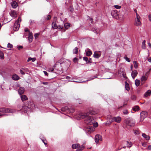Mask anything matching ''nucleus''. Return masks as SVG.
I'll return each mask as SVG.
<instances>
[{
	"mask_svg": "<svg viewBox=\"0 0 151 151\" xmlns=\"http://www.w3.org/2000/svg\"><path fill=\"white\" fill-rule=\"evenodd\" d=\"M34 107V105L33 102L27 101L23 106L22 110L24 111V113H28L31 111Z\"/></svg>",
	"mask_w": 151,
	"mask_h": 151,
	"instance_id": "1",
	"label": "nucleus"
},
{
	"mask_svg": "<svg viewBox=\"0 0 151 151\" xmlns=\"http://www.w3.org/2000/svg\"><path fill=\"white\" fill-rule=\"evenodd\" d=\"M124 122L127 126L130 127H134L135 125V121L131 118H129L125 119L124 121Z\"/></svg>",
	"mask_w": 151,
	"mask_h": 151,
	"instance_id": "2",
	"label": "nucleus"
},
{
	"mask_svg": "<svg viewBox=\"0 0 151 151\" xmlns=\"http://www.w3.org/2000/svg\"><path fill=\"white\" fill-rule=\"evenodd\" d=\"M84 116V117H86V119L85 120V123L88 125H90L92 124L94 122V119L91 116Z\"/></svg>",
	"mask_w": 151,
	"mask_h": 151,
	"instance_id": "3",
	"label": "nucleus"
},
{
	"mask_svg": "<svg viewBox=\"0 0 151 151\" xmlns=\"http://www.w3.org/2000/svg\"><path fill=\"white\" fill-rule=\"evenodd\" d=\"M21 18L20 17H18V19L15 22L13 26V29L14 31H17L18 30L20 27V23L19 21H21Z\"/></svg>",
	"mask_w": 151,
	"mask_h": 151,
	"instance_id": "4",
	"label": "nucleus"
},
{
	"mask_svg": "<svg viewBox=\"0 0 151 151\" xmlns=\"http://www.w3.org/2000/svg\"><path fill=\"white\" fill-rule=\"evenodd\" d=\"M97 113V112L93 109L90 108L89 110V112L87 113H85L84 115H82V118H83V116H89V114L91 115H95Z\"/></svg>",
	"mask_w": 151,
	"mask_h": 151,
	"instance_id": "5",
	"label": "nucleus"
},
{
	"mask_svg": "<svg viewBox=\"0 0 151 151\" xmlns=\"http://www.w3.org/2000/svg\"><path fill=\"white\" fill-rule=\"evenodd\" d=\"M147 115V113L146 111H143L140 113V121H143L144 119L145 118Z\"/></svg>",
	"mask_w": 151,
	"mask_h": 151,
	"instance_id": "6",
	"label": "nucleus"
},
{
	"mask_svg": "<svg viewBox=\"0 0 151 151\" xmlns=\"http://www.w3.org/2000/svg\"><path fill=\"white\" fill-rule=\"evenodd\" d=\"M118 13L117 10H112L111 12V15L114 18L118 19Z\"/></svg>",
	"mask_w": 151,
	"mask_h": 151,
	"instance_id": "7",
	"label": "nucleus"
},
{
	"mask_svg": "<svg viewBox=\"0 0 151 151\" xmlns=\"http://www.w3.org/2000/svg\"><path fill=\"white\" fill-rule=\"evenodd\" d=\"M54 18V21L52 24V28L53 29H57L58 28V26L56 24V22L57 20V17H55Z\"/></svg>",
	"mask_w": 151,
	"mask_h": 151,
	"instance_id": "8",
	"label": "nucleus"
},
{
	"mask_svg": "<svg viewBox=\"0 0 151 151\" xmlns=\"http://www.w3.org/2000/svg\"><path fill=\"white\" fill-rule=\"evenodd\" d=\"M95 142L96 143H98L99 142V141H102V138L101 136L99 134L96 135L95 137Z\"/></svg>",
	"mask_w": 151,
	"mask_h": 151,
	"instance_id": "9",
	"label": "nucleus"
},
{
	"mask_svg": "<svg viewBox=\"0 0 151 151\" xmlns=\"http://www.w3.org/2000/svg\"><path fill=\"white\" fill-rule=\"evenodd\" d=\"M118 19L121 20L123 19H124V12L122 11L119 13H118Z\"/></svg>",
	"mask_w": 151,
	"mask_h": 151,
	"instance_id": "10",
	"label": "nucleus"
},
{
	"mask_svg": "<svg viewBox=\"0 0 151 151\" xmlns=\"http://www.w3.org/2000/svg\"><path fill=\"white\" fill-rule=\"evenodd\" d=\"M141 22L140 21V19H135L134 25L136 26H138L141 25Z\"/></svg>",
	"mask_w": 151,
	"mask_h": 151,
	"instance_id": "11",
	"label": "nucleus"
},
{
	"mask_svg": "<svg viewBox=\"0 0 151 151\" xmlns=\"http://www.w3.org/2000/svg\"><path fill=\"white\" fill-rule=\"evenodd\" d=\"M112 120L118 123L120 122L121 120V118L120 116L114 117L112 119Z\"/></svg>",
	"mask_w": 151,
	"mask_h": 151,
	"instance_id": "12",
	"label": "nucleus"
},
{
	"mask_svg": "<svg viewBox=\"0 0 151 151\" xmlns=\"http://www.w3.org/2000/svg\"><path fill=\"white\" fill-rule=\"evenodd\" d=\"M9 111V109L8 108H0V112L2 113H8Z\"/></svg>",
	"mask_w": 151,
	"mask_h": 151,
	"instance_id": "13",
	"label": "nucleus"
},
{
	"mask_svg": "<svg viewBox=\"0 0 151 151\" xmlns=\"http://www.w3.org/2000/svg\"><path fill=\"white\" fill-rule=\"evenodd\" d=\"M25 91V89L24 87H20L18 90V93L20 95H21L24 93Z\"/></svg>",
	"mask_w": 151,
	"mask_h": 151,
	"instance_id": "14",
	"label": "nucleus"
},
{
	"mask_svg": "<svg viewBox=\"0 0 151 151\" xmlns=\"http://www.w3.org/2000/svg\"><path fill=\"white\" fill-rule=\"evenodd\" d=\"M138 73L136 70L133 71L131 73L132 77L133 79L137 76Z\"/></svg>",
	"mask_w": 151,
	"mask_h": 151,
	"instance_id": "15",
	"label": "nucleus"
},
{
	"mask_svg": "<svg viewBox=\"0 0 151 151\" xmlns=\"http://www.w3.org/2000/svg\"><path fill=\"white\" fill-rule=\"evenodd\" d=\"M33 38V35L32 33H29L28 37V40L29 42H31Z\"/></svg>",
	"mask_w": 151,
	"mask_h": 151,
	"instance_id": "16",
	"label": "nucleus"
},
{
	"mask_svg": "<svg viewBox=\"0 0 151 151\" xmlns=\"http://www.w3.org/2000/svg\"><path fill=\"white\" fill-rule=\"evenodd\" d=\"M12 6L14 8H16L18 6L17 3L15 1L12 2L11 4Z\"/></svg>",
	"mask_w": 151,
	"mask_h": 151,
	"instance_id": "17",
	"label": "nucleus"
},
{
	"mask_svg": "<svg viewBox=\"0 0 151 151\" xmlns=\"http://www.w3.org/2000/svg\"><path fill=\"white\" fill-rule=\"evenodd\" d=\"M94 128L93 127L88 126L86 128V130L88 132L91 133L94 130Z\"/></svg>",
	"mask_w": 151,
	"mask_h": 151,
	"instance_id": "18",
	"label": "nucleus"
},
{
	"mask_svg": "<svg viewBox=\"0 0 151 151\" xmlns=\"http://www.w3.org/2000/svg\"><path fill=\"white\" fill-rule=\"evenodd\" d=\"M20 97L22 101L23 102L27 100L28 98L27 96L25 95H21Z\"/></svg>",
	"mask_w": 151,
	"mask_h": 151,
	"instance_id": "19",
	"label": "nucleus"
},
{
	"mask_svg": "<svg viewBox=\"0 0 151 151\" xmlns=\"http://www.w3.org/2000/svg\"><path fill=\"white\" fill-rule=\"evenodd\" d=\"M85 148V146L84 145H79L77 149L76 150V151H82Z\"/></svg>",
	"mask_w": 151,
	"mask_h": 151,
	"instance_id": "20",
	"label": "nucleus"
},
{
	"mask_svg": "<svg viewBox=\"0 0 151 151\" xmlns=\"http://www.w3.org/2000/svg\"><path fill=\"white\" fill-rule=\"evenodd\" d=\"M12 78L14 80L17 81L19 79V78L18 75L14 74L12 76Z\"/></svg>",
	"mask_w": 151,
	"mask_h": 151,
	"instance_id": "21",
	"label": "nucleus"
},
{
	"mask_svg": "<svg viewBox=\"0 0 151 151\" xmlns=\"http://www.w3.org/2000/svg\"><path fill=\"white\" fill-rule=\"evenodd\" d=\"M10 15L13 17L15 18L17 17V15L16 13V12L14 11H12L11 12V13L10 14Z\"/></svg>",
	"mask_w": 151,
	"mask_h": 151,
	"instance_id": "22",
	"label": "nucleus"
},
{
	"mask_svg": "<svg viewBox=\"0 0 151 151\" xmlns=\"http://www.w3.org/2000/svg\"><path fill=\"white\" fill-rule=\"evenodd\" d=\"M142 136L145 138L147 140H149L150 139V137L149 136L146 134L145 133H142Z\"/></svg>",
	"mask_w": 151,
	"mask_h": 151,
	"instance_id": "23",
	"label": "nucleus"
},
{
	"mask_svg": "<svg viewBox=\"0 0 151 151\" xmlns=\"http://www.w3.org/2000/svg\"><path fill=\"white\" fill-rule=\"evenodd\" d=\"M59 29L60 31L62 32H65V29L63 26L59 25L58 26V28Z\"/></svg>",
	"mask_w": 151,
	"mask_h": 151,
	"instance_id": "24",
	"label": "nucleus"
},
{
	"mask_svg": "<svg viewBox=\"0 0 151 151\" xmlns=\"http://www.w3.org/2000/svg\"><path fill=\"white\" fill-rule=\"evenodd\" d=\"M70 24L69 23L67 22L65 23L64 24V28L65 29H67L70 27Z\"/></svg>",
	"mask_w": 151,
	"mask_h": 151,
	"instance_id": "25",
	"label": "nucleus"
},
{
	"mask_svg": "<svg viewBox=\"0 0 151 151\" xmlns=\"http://www.w3.org/2000/svg\"><path fill=\"white\" fill-rule=\"evenodd\" d=\"M125 86L126 89L127 91H129L130 89L129 85L127 81L125 82Z\"/></svg>",
	"mask_w": 151,
	"mask_h": 151,
	"instance_id": "26",
	"label": "nucleus"
},
{
	"mask_svg": "<svg viewBox=\"0 0 151 151\" xmlns=\"http://www.w3.org/2000/svg\"><path fill=\"white\" fill-rule=\"evenodd\" d=\"M151 94V91L150 90H148L144 94V96L145 97H147L150 95Z\"/></svg>",
	"mask_w": 151,
	"mask_h": 151,
	"instance_id": "27",
	"label": "nucleus"
},
{
	"mask_svg": "<svg viewBox=\"0 0 151 151\" xmlns=\"http://www.w3.org/2000/svg\"><path fill=\"white\" fill-rule=\"evenodd\" d=\"M134 133L135 135H138L140 134V131L139 130L137 129H134Z\"/></svg>",
	"mask_w": 151,
	"mask_h": 151,
	"instance_id": "28",
	"label": "nucleus"
},
{
	"mask_svg": "<svg viewBox=\"0 0 151 151\" xmlns=\"http://www.w3.org/2000/svg\"><path fill=\"white\" fill-rule=\"evenodd\" d=\"M79 145V144H74L72 145V148L73 149H75L77 148H78V147Z\"/></svg>",
	"mask_w": 151,
	"mask_h": 151,
	"instance_id": "29",
	"label": "nucleus"
},
{
	"mask_svg": "<svg viewBox=\"0 0 151 151\" xmlns=\"http://www.w3.org/2000/svg\"><path fill=\"white\" fill-rule=\"evenodd\" d=\"M92 54V52L90 49H88V50L86 53V55L88 56H91Z\"/></svg>",
	"mask_w": 151,
	"mask_h": 151,
	"instance_id": "30",
	"label": "nucleus"
},
{
	"mask_svg": "<svg viewBox=\"0 0 151 151\" xmlns=\"http://www.w3.org/2000/svg\"><path fill=\"white\" fill-rule=\"evenodd\" d=\"M93 56L94 58H98L100 57L101 55L99 54L96 53V52H95L94 54L93 55Z\"/></svg>",
	"mask_w": 151,
	"mask_h": 151,
	"instance_id": "31",
	"label": "nucleus"
},
{
	"mask_svg": "<svg viewBox=\"0 0 151 151\" xmlns=\"http://www.w3.org/2000/svg\"><path fill=\"white\" fill-rule=\"evenodd\" d=\"M132 110L134 111H138L139 110V107L138 106H135L133 108Z\"/></svg>",
	"mask_w": 151,
	"mask_h": 151,
	"instance_id": "32",
	"label": "nucleus"
},
{
	"mask_svg": "<svg viewBox=\"0 0 151 151\" xmlns=\"http://www.w3.org/2000/svg\"><path fill=\"white\" fill-rule=\"evenodd\" d=\"M135 83L136 86L138 87L139 85L140 81L137 79H136L135 81Z\"/></svg>",
	"mask_w": 151,
	"mask_h": 151,
	"instance_id": "33",
	"label": "nucleus"
},
{
	"mask_svg": "<svg viewBox=\"0 0 151 151\" xmlns=\"http://www.w3.org/2000/svg\"><path fill=\"white\" fill-rule=\"evenodd\" d=\"M147 77L146 76H142L141 78V80L142 82H143V81H145L147 80Z\"/></svg>",
	"mask_w": 151,
	"mask_h": 151,
	"instance_id": "34",
	"label": "nucleus"
},
{
	"mask_svg": "<svg viewBox=\"0 0 151 151\" xmlns=\"http://www.w3.org/2000/svg\"><path fill=\"white\" fill-rule=\"evenodd\" d=\"M36 59L35 58H29L27 60V62H29L30 60H32V62H34L36 60Z\"/></svg>",
	"mask_w": 151,
	"mask_h": 151,
	"instance_id": "35",
	"label": "nucleus"
},
{
	"mask_svg": "<svg viewBox=\"0 0 151 151\" xmlns=\"http://www.w3.org/2000/svg\"><path fill=\"white\" fill-rule=\"evenodd\" d=\"M78 48L77 47H76L73 50V54H77L78 53Z\"/></svg>",
	"mask_w": 151,
	"mask_h": 151,
	"instance_id": "36",
	"label": "nucleus"
},
{
	"mask_svg": "<svg viewBox=\"0 0 151 151\" xmlns=\"http://www.w3.org/2000/svg\"><path fill=\"white\" fill-rule=\"evenodd\" d=\"M127 147H130L132 145V143L131 142H129L128 141H127Z\"/></svg>",
	"mask_w": 151,
	"mask_h": 151,
	"instance_id": "37",
	"label": "nucleus"
},
{
	"mask_svg": "<svg viewBox=\"0 0 151 151\" xmlns=\"http://www.w3.org/2000/svg\"><path fill=\"white\" fill-rule=\"evenodd\" d=\"M142 49H145V40L143 41L142 43Z\"/></svg>",
	"mask_w": 151,
	"mask_h": 151,
	"instance_id": "38",
	"label": "nucleus"
},
{
	"mask_svg": "<svg viewBox=\"0 0 151 151\" xmlns=\"http://www.w3.org/2000/svg\"><path fill=\"white\" fill-rule=\"evenodd\" d=\"M0 58L2 59H3L4 58L3 53L1 51H0Z\"/></svg>",
	"mask_w": 151,
	"mask_h": 151,
	"instance_id": "39",
	"label": "nucleus"
},
{
	"mask_svg": "<svg viewBox=\"0 0 151 151\" xmlns=\"http://www.w3.org/2000/svg\"><path fill=\"white\" fill-rule=\"evenodd\" d=\"M64 60V59L63 58H62L58 61V62L60 63V64H61L63 63H64V62L63 61Z\"/></svg>",
	"mask_w": 151,
	"mask_h": 151,
	"instance_id": "40",
	"label": "nucleus"
},
{
	"mask_svg": "<svg viewBox=\"0 0 151 151\" xmlns=\"http://www.w3.org/2000/svg\"><path fill=\"white\" fill-rule=\"evenodd\" d=\"M124 59L126 60L127 62H129L130 61V60L127 57L126 55H125L124 57Z\"/></svg>",
	"mask_w": 151,
	"mask_h": 151,
	"instance_id": "41",
	"label": "nucleus"
},
{
	"mask_svg": "<svg viewBox=\"0 0 151 151\" xmlns=\"http://www.w3.org/2000/svg\"><path fill=\"white\" fill-rule=\"evenodd\" d=\"M116 9H119L121 8V6L118 5H115L113 6Z\"/></svg>",
	"mask_w": 151,
	"mask_h": 151,
	"instance_id": "42",
	"label": "nucleus"
},
{
	"mask_svg": "<svg viewBox=\"0 0 151 151\" xmlns=\"http://www.w3.org/2000/svg\"><path fill=\"white\" fill-rule=\"evenodd\" d=\"M133 64H134V67L135 68H137V62L136 61H133Z\"/></svg>",
	"mask_w": 151,
	"mask_h": 151,
	"instance_id": "43",
	"label": "nucleus"
},
{
	"mask_svg": "<svg viewBox=\"0 0 151 151\" xmlns=\"http://www.w3.org/2000/svg\"><path fill=\"white\" fill-rule=\"evenodd\" d=\"M123 113L124 114H127L129 113V112L127 110H125L123 111Z\"/></svg>",
	"mask_w": 151,
	"mask_h": 151,
	"instance_id": "44",
	"label": "nucleus"
},
{
	"mask_svg": "<svg viewBox=\"0 0 151 151\" xmlns=\"http://www.w3.org/2000/svg\"><path fill=\"white\" fill-rule=\"evenodd\" d=\"M83 60L86 61V63H88V58L87 57H84L83 58Z\"/></svg>",
	"mask_w": 151,
	"mask_h": 151,
	"instance_id": "45",
	"label": "nucleus"
},
{
	"mask_svg": "<svg viewBox=\"0 0 151 151\" xmlns=\"http://www.w3.org/2000/svg\"><path fill=\"white\" fill-rule=\"evenodd\" d=\"M40 35V33H36L35 34L34 36L35 39L37 38Z\"/></svg>",
	"mask_w": 151,
	"mask_h": 151,
	"instance_id": "46",
	"label": "nucleus"
},
{
	"mask_svg": "<svg viewBox=\"0 0 151 151\" xmlns=\"http://www.w3.org/2000/svg\"><path fill=\"white\" fill-rule=\"evenodd\" d=\"M42 140L43 142L44 143V144L45 145V146H46L47 145V141L46 140H44L43 139H42Z\"/></svg>",
	"mask_w": 151,
	"mask_h": 151,
	"instance_id": "47",
	"label": "nucleus"
},
{
	"mask_svg": "<svg viewBox=\"0 0 151 151\" xmlns=\"http://www.w3.org/2000/svg\"><path fill=\"white\" fill-rule=\"evenodd\" d=\"M47 17L46 19V20H49L51 18L50 15H47Z\"/></svg>",
	"mask_w": 151,
	"mask_h": 151,
	"instance_id": "48",
	"label": "nucleus"
},
{
	"mask_svg": "<svg viewBox=\"0 0 151 151\" xmlns=\"http://www.w3.org/2000/svg\"><path fill=\"white\" fill-rule=\"evenodd\" d=\"M54 68H48V71H50L52 72L53 71Z\"/></svg>",
	"mask_w": 151,
	"mask_h": 151,
	"instance_id": "49",
	"label": "nucleus"
},
{
	"mask_svg": "<svg viewBox=\"0 0 151 151\" xmlns=\"http://www.w3.org/2000/svg\"><path fill=\"white\" fill-rule=\"evenodd\" d=\"M20 72L22 75H24L25 74L24 71L22 69L20 70Z\"/></svg>",
	"mask_w": 151,
	"mask_h": 151,
	"instance_id": "50",
	"label": "nucleus"
},
{
	"mask_svg": "<svg viewBox=\"0 0 151 151\" xmlns=\"http://www.w3.org/2000/svg\"><path fill=\"white\" fill-rule=\"evenodd\" d=\"M24 31L25 32H29V33H32V32H30L29 29L27 28H25V29Z\"/></svg>",
	"mask_w": 151,
	"mask_h": 151,
	"instance_id": "51",
	"label": "nucleus"
},
{
	"mask_svg": "<svg viewBox=\"0 0 151 151\" xmlns=\"http://www.w3.org/2000/svg\"><path fill=\"white\" fill-rule=\"evenodd\" d=\"M93 127H98V123L97 122H96L95 123H94V122L93 123Z\"/></svg>",
	"mask_w": 151,
	"mask_h": 151,
	"instance_id": "52",
	"label": "nucleus"
},
{
	"mask_svg": "<svg viewBox=\"0 0 151 151\" xmlns=\"http://www.w3.org/2000/svg\"><path fill=\"white\" fill-rule=\"evenodd\" d=\"M66 78L67 80H69V81H73L72 80H73L72 79H71V80H70V79L71 78L69 76H66Z\"/></svg>",
	"mask_w": 151,
	"mask_h": 151,
	"instance_id": "53",
	"label": "nucleus"
},
{
	"mask_svg": "<svg viewBox=\"0 0 151 151\" xmlns=\"http://www.w3.org/2000/svg\"><path fill=\"white\" fill-rule=\"evenodd\" d=\"M78 60V59L76 57L75 58H74L73 59V61L75 63H76L77 62Z\"/></svg>",
	"mask_w": 151,
	"mask_h": 151,
	"instance_id": "54",
	"label": "nucleus"
},
{
	"mask_svg": "<svg viewBox=\"0 0 151 151\" xmlns=\"http://www.w3.org/2000/svg\"><path fill=\"white\" fill-rule=\"evenodd\" d=\"M131 99H132V100H135L136 99V97L134 95H132L131 96Z\"/></svg>",
	"mask_w": 151,
	"mask_h": 151,
	"instance_id": "55",
	"label": "nucleus"
},
{
	"mask_svg": "<svg viewBox=\"0 0 151 151\" xmlns=\"http://www.w3.org/2000/svg\"><path fill=\"white\" fill-rule=\"evenodd\" d=\"M70 11L71 12H72L74 11V9L73 7L70 6Z\"/></svg>",
	"mask_w": 151,
	"mask_h": 151,
	"instance_id": "56",
	"label": "nucleus"
},
{
	"mask_svg": "<svg viewBox=\"0 0 151 151\" xmlns=\"http://www.w3.org/2000/svg\"><path fill=\"white\" fill-rule=\"evenodd\" d=\"M88 17L89 21H91V23H93V21L92 18L90 17Z\"/></svg>",
	"mask_w": 151,
	"mask_h": 151,
	"instance_id": "57",
	"label": "nucleus"
},
{
	"mask_svg": "<svg viewBox=\"0 0 151 151\" xmlns=\"http://www.w3.org/2000/svg\"><path fill=\"white\" fill-rule=\"evenodd\" d=\"M92 61L91 58H89V59L88 60V63H91Z\"/></svg>",
	"mask_w": 151,
	"mask_h": 151,
	"instance_id": "58",
	"label": "nucleus"
},
{
	"mask_svg": "<svg viewBox=\"0 0 151 151\" xmlns=\"http://www.w3.org/2000/svg\"><path fill=\"white\" fill-rule=\"evenodd\" d=\"M23 48V47L22 46H17V48L18 50H20L21 49H22Z\"/></svg>",
	"mask_w": 151,
	"mask_h": 151,
	"instance_id": "59",
	"label": "nucleus"
},
{
	"mask_svg": "<svg viewBox=\"0 0 151 151\" xmlns=\"http://www.w3.org/2000/svg\"><path fill=\"white\" fill-rule=\"evenodd\" d=\"M136 18L135 19H140V17L139 15L137 14V13H136Z\"/></svg>",
	"mask_w": 151,
	"mask_h": 151,
	"instance_id": "60",
	"label": "nucleus"
},
{
	"mask_svg": "<svg viewBox=\"0 0 151 151\" xmlns=\"http://www.w3.org/2000/svg\"><path fill=\"white\" fill-rule=\"evenodd\" d=\"M24 71V72H27L28 70V69L27 68H22Z\"/></svg>",
	"mask_w": 151,
	"mask_h": 151,
	"instance_id": "61",
	"label": "nucleus"
},
{
	"mask_svg": "<svg viewBox=\"0 0 151 151\" xmlns=\"http://www.w3.org/2000/svg\"><path fill=\"white\" fill-rule=\"evenodd\" d=\"M42 83L44 85H47L48 84V82H42Z\"/></svg>",
	"mask_w": 151,
	"mask_h": 151,
	"instance_id": "62",
	"label": "nucleus"
},
{
	"mask_svg": "<svg viewBox=\"0 0 151 151\" xmlns=\"http://www.w3.org/2000/svg\"><path fill=\"white\" fill-rule=\"evenodd\" d=\"M149 71H148V72H147L145 73V76H146V77H147L148 76V75H149Z\"/></svg>",
	"mask_w": 151,
	"mask_h": 151,
	"instance_id": "63",
	"label": "nucleus"
},
{
	"mask_svg": "<svg viewBox=\"0 0 151 151\" xmlns=\"http://www.w3.org/2000/svg\"><path fill=\"white\" fill-rule=\"evenodd\" d=\"M43 72L44 73V74H45V76H48V73H47V72L46 71H43Z\"/></svg>",
	"mask_w": 151,
	"mask_h": 151,
	"instance_id": "64",
	"label": "nucleus"
}]
</instances>
